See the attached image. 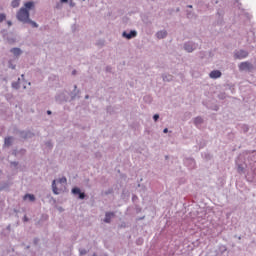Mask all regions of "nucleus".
Returning a JSON list of instances; mask_svg holds the SVG:
<instances>
[{
  "instance_id": "e2e57ef3",
  "label": "nucleus",
  "mask_w": 256,
  "mask_h": 256,
  "mask_svg": "<svg viewBox=\"0 0 256 256\" xmlns=\"http://www.w3.org/2000/svg\"><path fill=\"white\" fill-rule=\"evenodd\" d=\"M217 110H218V108H217V106H216L215 111H217Z\"/></svg>"
},
{
  "instance_id": "39448f33",
  "label": "nucleus",
  "mask_w": 256,
  "mask_h": 256,
  "mask_svg": "<svg viewBox=\"0 0 256 256\" xmlns=\"http://www.w3.org/2000/svg\"><path fill=\"white\" fill-rule=\"evenodd\" d=\"M234 57L236 59H247V57H249V52L247 50H236L234 52Z\"/></svg>"
},
{
  "instance_id": "7ed1b4c3",
  "label": "nucleus",
  "mask_w": 256,
  "mask_h": 256,
  "mask_svg": "<svg viewBox=\"0 0 256 256\" xmlns=\"http://www.w3.org/2000/svg\"><path fill=\"white\" fill-rule=\"evenodd\" d=\"M16 135H18L20 139H32V137H35V134L30 130H17Z\"/></svg>"
},
{
  "instance_id": "e433bc0d",
  "label": "nucleus",
  "mask_w": 256,
  "mask_h": 256,
  "mask_svg": "<svg viewBox=\"0 0 256 256\" xmlns=\"http://www.w3.org/2000/svg\"><path fill=\"white\" fill-rule=\"evenodd\" d=\"M153 120L155 121V123H157V121H159V114H154Z\"/></svg>"
},
{
  "instance_id": "13d9d810",
  "label": "nucleus",
  "mask_w": 256,
  "mask_h": 256,
  "mask_svg": "<svg viewBox=\"0 0 256 256\" xmlns=\"http://www.w3.org/2000/svg\"><path fill=\"white\" fill-rule=\"evenodd\" d=\"M165 159H169V156H165Z\"/></svg>"
},
{
  "instance_id": "69168bd1",
  "label": "nucleus",
  "mask_w": 256,
  "mask_h": 256,
  "mask_svg": "<svg viewBox=\"0 0 256 256\" xmlns=\"http://www.w3.org/2000/svg\"><path fill=\"white\" fill-rule=\"evenodd\" d=\"M104 256H108L107 254H104Z\"/></svg>"
},
{
  "instance_id": "2f4dec72",
  "label": "nucleus",
  "mask_w": 256,
  "mask_h": 256,
  "mask_svg": "<svg viewBox=\"0 0 256 256\" xmlns=\"http://www.w3.org/2000/svg\"><path fill=\"white\" fill-rule=\"evenodd\" d=\"M8 67H9V69H13V70H15L16 65H15V64H12V63H11V61H9V63H8Z\"/></svg>"
},
{
  "instance_id": "4468645a",
  "label": "nucleus",
  "mask_w": 256,
  "mask_h": 256,
  "mask_svg": "<svg viewBox=\"0 0 256 256\" xmlns=\"http://www.w3.org/2000/svg\"><path fill=\"white\" fill-rule=\"evenodd\" d=\"M113 217H115V212H106L105 218H104V223H111V219Z\"/></svg>"
},
{
  "instance_id": "aec40b11",
  "label": "nucleus",
  "mask_w": 256,
  "mask_h": 256,
  "mask_svg": "<svg viewBox=\"0 0 256 256\" xmlns=\"http://www.w3.org/2000/svg\"><path fill=\"white\" fill-rule=\"evenodd\" d=\"M5 189H9V182L0 183V191H5Z\"/></svg>"
},
{
  "instance_id": "c03bdc74",
  "label": "nucleus",
  "mask_w": 256,
  "mask_h": 256,
  "mask_svg": "<svg viewBox=\"0 0 256 256\" xmlns=\"http://www.w3.org/2000/svg\"><path fill=\"white\" fill-rule=\"evenodd\" d=\"M61 3H69V0H60Z\"/></svg>"
},
{
  "instance_id": "f3484780",
  "label": "nucleus",
  "mask_w": 256,
  "mask_h": 256,
  "mask_svg": "<svg viewBox=\"0 0 256 256\" xmlns=\"http://www.w3.org/2000/svg\"><path fill=\"white\" fill-rule=\"evenodd\" d=\"M12 89H16V91H18V89H21V78H18L17 81L12 82Z\"/></svg>"
},
{
  "instance_id": "052dcab7",
  "label": "nucleus",
  "mask_w": 256,
  "mask_h": 256,
  "mask_svg": "<svg viewBox=\"0 0 256 256\" xmlns=\"http://www.w3.org/2000/svg\"><path fill=\"white\" fill-rule=\"evenodd\" d=\"M133 199H137V196H133Z\"/></svg>"
},
{
  "instance_id": "9d476101",
  "label": "nucleus",
  "mask_w": 256,
  "mask_h": 256,
  "mask_svg": "<svg viewBox=\"0 0 256 256\" xmlns=\"http://www.w3.org/2000/svg\"><path fill=\"white\" fill-rule=\"evenodd\" d=\"M10 53H12L14 57H21V55H23V50H21V48L15 47L10 50Z\"/></svg>"
},
{
  "instance_id": "f704fd0d",
  "label": "nucleus",
  "mask_w": 256,
  "mask_h": 256,
  "mask_svg": "<svg viewBox=\"0 0 256 256\" xmlns=\"http://www.w3.org/2000/svg\"><path fill=\"white\" fill-rule=\"evenodd\" d=\"M12 155H13L14 157H19V150H13V151H12Z\"/></svg>"
},
{
  "instance_id": "c756f323",
  "label": "nucleus",
  "mask_w": 256,
  "mask_h": 256,
  "mask_svg": "<svg viewBox=\"0 0 256 256\" xmlns=\"http://www.w3.org/2000/svg\"><path fill=\"white\" fill-rule=\"evenodd\" d=\"M84 185H85L86 187H88L89 189H91V184L89 183V178H86V179L84 180Z\"/></svg>"
},
{
  "instance_id": "423d86ee",
  "label": "nucleus",
  "mask_w": 256,
  "mask_h": 256,
  "mask_svg": "<svg viewBox=\"0 0 256 256\" xmlns=\"http://www.w3.org/2000/svg\"><path fill=\"white\" fill-rule=\"evenodd\" d=\"M69 99V97H67V94H65L64 92L58 93L55 96V101L56 103H67V100Z\"/></svg>"
},
{
  "instance_id": "c85d7f7f",
  "label": "nucleus",
  "mask_w": 256,
  "mask_h": 256,
  "mask_svg": "<svg viewBox=\"0 0 256 256\" xmlns=\"http://www.w3.org/2000/svg\"><path fill=\"white\" fill-rule=\"evenodd\" d=\"M46 147H49V149H53V142L51 140L45 142Z\"/></svg>"
},
{
  "instance_id": "5701e85b",
  "label": "nucleus",
  "mask_w": 256,
  "mask_h": 256,
  "mask_svg": "<svg viewBox=\"0 0 256 256\" xmlns=\"http://www.w3.org/2000/svg\"><path fill=\"white\" fill-rule=\"evenodd\" d=\"M26 24L31 25V26L34 27V28L39 27V24H37V22L31 20V18L28 19V21L26 22Z\"/></svg>"
},
{
  "instance_id": "49530a36",
  "label": "nucleus",
  "mask_w": 256,
  "mask_h": 256,
  "mask_svg": "<svg viewBox=\"0 0 256 256\" xmlns=\"http://www.w3.org/2000/svg\"><path fill=\"white\" fill-rule=\"evenodd\" d=\"M72 75H77V70H73Z\"/></svg>"
},
{
  "instance_id": "a19ab883",
  "label": "nucleus",
  "mask_w": 256,
  "mask_h": 256,
  "mask_svg": "<svg viewBox=\"0 0 256 256\" xmlns=\"http://www.w3.org/2000/svg\"><path fill=\"white\" fill-rule=\"evenodd\" d=\"M23 221H24V223H27V222L29 221V218L25 215V216L23 217Z\"/></svg>"
},
{
  "instance_id": "c9c22d12",
  "label": "nucleus",
  "mask_w": 256,
  "mask_h": 256,
  "mask_svg": "<svg viewBox=\"0 0 256 256\" xmlns=\"http://www.w3.org/2000/svg\"><path fill=\"white\" fill-rule=\"evenodd\" d=\"M10 165H11L12 167H18L19 162H17V161H12V162H10Z\"/></svg>"
},
{
  "instance_id": "6e6552de",
  "label": "nucleus",
  "mask_w": 256,
  "mask_h": 256,
  "mask_svg": "<svg viewBox=\"0 0 256 256\" xmlns=\"http://www.w3.org/2000/svg\"><path fill=\"white\" fill-rule=\"evenodd\" d=\"M71 191L73 195H78V199H85L87 197V194H85V192H81V188L79 187H74Z\"/></svg>"
},
{
  "instance_id": "ddd939ff",
  "label": "nucleus",
  "mask_w": 256,
  "mask_h": 256,
  "mask_svg": "<svg viewBox=\"0 0 256 256\" xmlns=\"http://www.w3.org/2000/svg\"><path fill=\"white\" fill-rule=\"evenodd\" d=\"M221 75H222L221 71L213 70V71L210 72L209 77L211 79H219V77H221Z\"/></svg>"
},
{
  "instance_id": "72a5a7b5",
  "label": "nucleus",
  "mask_w": 256,
  "mask_h": 256,
  "mask_svg": "<svg viewBox=\"0 0 256 256\" xmlns=\"http://www.w3.org/2000/svg\"><path fill=\"white\" fill-rule=\"evenodd\" d=\"M25 153H27V150H25V149H20L18 151V155H25Z\"/></svg>"
},
{
  "instance_id": "ea45409f",
  "label": "nucleus",
  "mask_w": 256,
  "mask_h": 256,
  "mask_svg": "<svg viewBox=\"0 0 256 256\" xmlns=\"http://www.w3.org/2000/svg\"><path fill=\"white\" fill-rule=\"evenodd\" d=\"M60 183H67V178H65V177L61 178Z\"/></svg>"
},
{
  "instance_id": "9b49d317",
  "label": "nucleus",
  "mask_w": 256,
  "mask_h": 256,
  "mask_svg": "<svg viewBox=\"0 0 256 256\" xmlns=\"http://www.w3.org/2000/svg\"><path fill=\"white\" fill-rule=\"evenodd\" d=\"M81 93V91L77 90V85H74L73 91L70 93L71 101H75L77 99V96Z\"/></svg>"
},
{
  "instance_id": "dca6fc26",
  "label": "nucleus",
  "mask_w": 256,
  "mask_h": 256,
  "mask_svg": "<svg viewBox=\"0 0 256 256\" xmlns=\"http://www.w3.org/2000/svg\"><path fill=\"white\" fill-rule=\"evenodd\" d=\"M162 79L166 83H171V81H173V75H171V74H162Z\"/></svg>"
},
{
  "instance_id": "2eb2a0df",
  "label": "nucleus",
  "mask_w": 256,
  "mask_h": 256,
  "mask_svg": "<svg viewBox=\"0 0 256 256\" xmlns=\"http://www.w3.org/2000/svg\"><path fill=\"white\" fill-rule=\"evenodd\" d=\"M167 35H168L167 30H160L156 33L157 39H165Z\"/></svg>"
},
{
  "instance_id": "473e14b6",
  "label": "nucleus",
  "mask_w": 256,
  "mask_h": 256,
  "mask_svg": "<svg viewBox=\"0 0 256 256\" xmlns=\"http://www.w3.org/2000/svg\"><path fill=\"white\" fill-rule=\"evenodd\" d=\"M245 171V168L241 165H238V173H243Z\"/></svg>"
},
{
  "instance_id": "a211bd4d",
  "label": "nucleus",
  "mask_w": 256,
  "mask_h": 256,
  "mask_svg": "<svg viewBox=\"0 0 256 256\" xmlns=\"http://www.w3.org/2000/svg\"><path fill=\"white\" fill-rule=\"evenodd\" d=\"M194 125H196V127H199V125H203V118L201 116H197L196 118H194Z\"/></svg>"
},
{
  "instance_id": "b1692460",
  "label": "nucleus",
  "mask_w": 256,
  "mask_h": 256,
  "mask_svg": "<svg viewBox=\"0 0 256 256\" xmlns=\"http://www.w3.org/2000/svg\"><path fill=\"white\" fill-rule=\"evenodd\" d=\"M24 199H29V201L33 202V201H35V195H33V194H26L24 196Z\"/></svg>"
},
{
  "instance_id": "f8f14e48",
  "label": "nucleus",
  "mask_w": 256,
  "mask_h": 256,
  "mask_svg": "<svg viewBox=\"0 0 256 256\" xmlns=\"http://www.w3.org/2000/svg\"><path fill=\"white\" fill-rule=\"evenodd\" d=\"M13 141H15V138L13 136H8L4 139V147H11L13 145Z\"/></svg>"
},
{
  "instance_id": "09e8293b",
  "label": "nucleus",
  "mask_w": 256,
  "mask_h": 256,
  "mask_svg": "<svg viewBox=\"0 0 256 256\" xmlns=\"http://www.w3.org/2000/svg\"><path fill=\"white\" fill-rule=\"evenodd\" d=\"M222 251H227V247L223 246Z\"/></svg>"
},
{
  "instance_id": "bf43d9fd",
  "label": "nucleus",
  "mask_w": 256,
  "mask_h": 256,
  "mask_svg": "<svg viewBox=\"0 0 256 256\" xmlns=\"http://www.w3.org/2000/svg\"><path fill=\"white\" fill-rule=\"evenodd\" d=\"M133 199H137V196H133Z\"/></svg>"
},
{
  "instance_id": "0e129e2a",
  "label": "nucleus",
  "mask_w": 256,
  "mask_h": 256,
  "mask_svg": "<svg viewBox=\"0 0 256 256\" xmlns=\"http://www.w3.org/2000/svg\"><path fill=\"white\" fill-rule=\"evenodd\" d=\"M110 192H106V195H109Z\"/></svg>"
},
{
  "instance_id": "412c9836",
  "label": "nucleus",
  "mask_w": 256,
  "mask_h": 256,
  "mask_svg": "<svg viewBox=\"0 0 256 256\" xmlns=\"http://www.w3.org/2000/svg\"><path fill=\"white\" fill-rule=\"evenodd\" d=\"M19 5H21V0H13L11 2V7H13V9H17V7H19Z\"/></svg>"
},
{
  "instance_id": "8fccbe9b",
  "label": "nucleus",
  "mask_w": 256,
  "mask_h": 256,
  "mask_svg": "<svg viewBox=\"0 0 256 256\" xmlns=\"http://www.w3.org/2000/svg\"><path fill=\"white\" fill-rule=\"evenodd\" d=\"M188 9H193V5H188Z\"/></svg>"
},
{
  "instance_id": "de8ad7c7",
  "label": "nucleus",
  "mask_w": 256,
  "mask_h": 256,
  "mask_svg": "<svg viewBox=\"0 0 256 256\" xmlns=\"http://www.w3.org/2000/svg\"><path fill=\"white\" fill-rule=\"evenodd\" d=\"M52 113L51 110H47V115H52Z\"/></svg>"
},
{
  "instance_id": "7c9ffc66",
  "label": "nucleus",
  "mask_w": 256,
  "mask_h": 256,
  "mask_svg": "<svg viewBox=\"0 0 256 256\" xmlns=\"http://www.w3.org/2000/svg\"><path fill=\"white\" fill-rule=\"evenodd\" d=\"M142 21L145 23V25H151V21H149L147 18H143Z\"/></svg>"
},
{
  "instance_id": "3c124183",
  "label": "nucleus",
  "mask_w": 256,
  "mask_h": 256,
  "mask_svg": "<svg viewBox=\"0 0 256 256\" xmlns=\"http://www.w3.org/2000/svg\"><path fill=\"white\" fill-rule=\"evenodd\" d=\"M179 11H181L180 8H176V13H179Z\"/></svg>"
},
{
  "instance_id": "4be33fe9",
  "label": "nucleus",
  "mask_w": 256,
  "mask_h": 256,
  "mask_svg": "<svg viewBox=\"0 0 256 256\" xmlns=\"http://www.w3.org/2000/svg\"><path fill=\"white\" fill-rule=\"evenodd\" d=\"M52 191L54 195H59V189H57V185L55 184V180L52 182Z\"/></svg>"
},
{
  "instance_id": "58836bf2",
  "label": "nucleus",
  "mask_w": 256,
  "mask_h": 256,
  "mask_svg": "<svg viewBox=\"0 0 256 256\" xmlns=\"http://www.w3.org/2000/svg\"><path fill=\"white\" fill-rule=\"evenodd\" d=\"M223 23V18H219L218 21L216 22V25H221Z\"/></svg>"
},
{
  "instance_id": "393cba45",
  "label": "nucleus",
  "mask_w": 256,
  "mask_h": 256,
  "mask_svg": "<svg viewBox=\"0 0 256 256\" xmlns=\"http://www.w3.org/2000/svg\"><path fill=\"white\" fill-rule=\"evenodd\" d=\"M241 131H243L244 133H249V125L247 124L242 125Z\"/></svg>"
},
{
  "instance_id": "680f3d73",
  "label": "nucleus",
  "mask_w": 256,
  "mask_h": 256,
  "mask_svg": "<svg viewBox=\"0 0 256 256\" xmlns=\"http://www.w3.org/2000/svg\"><path fill=\"white\" fill-rule=\"evenodd\" d=\"M92 256H97V254H96V253H94Z\"/></svg>"
},
{
  "instance_id": "cd10ccee",
  "label": "nucleus",
  "mask_w": 256,
  "mask_h": 256,
  "mask_svg": "<svg viewBox=\"0 0 256 256\" xmlns=\"http://www.w3.org/2000/svg\"><path fill=\"white\" fill-rule=\"evenodd\" d=\"M79 253H80V255H87V253H89V251H87L85 248H80Z\"/></svg>"
},
{
  "instance_id": "338daca9",
  "label": "nucleus",
  "mask_w": 256,
  "mask_h": 256,
  "mask_svg": "<svg viewBox=\"0 0 256 256\" xmlns=\"http://www.w3.org/2000/svg\"><path fill=\"white\" fill-rule=\"evenodd\" d=\"M0 173H1V170H0Z\"/></svg>"
},
{
  "instance_id": "4c0bfd02",
  "label": "nucleus",
  "mask_w": 256,
  "mask_h": 256,
  "mask_svg": "<svg viewBox=\"0 0 256 256\" xmlns=\"http://www.w3.org/2000/svg\"><path fill=\"white\" fill-rule=\"evenodd\" d=\"M33 244L34 245H39V238H34Z\"/></svg>"
},
{
  "instance_id": "bb28decb",
  "label": "nucleus",
  "mask_w": 256,
  "mask_h": 256,
  "mask_svg": "<svg viewBox=\"0 0 256 256\" xmlns=\"http://www.w3.org/2000/svg\"><path fill=\"white\" fill-rule=\"evenodd\" d=\"M5 19H7V15H5L4 13H0V23H3Z\"/></svg>"
},
{
  "instance_id": "5fc2aeb1",
  "label": "nucleus",
  "mask_w": 256,
  "mask_h": 256,
  "mask_svg": "<svg viewBox=\"0 0 256 256\" xmlns=\"http://www.w3.org/2000/svg\"><path fill=\"white\" fill-rule=\"evenodd\" d=\"M24 77H25V74H22V75H21V78L23 79Z\"/></svg>"
},
{
  "instance_id": "a878e982",
  "label": "nucleus",
  "mask_w": 256,
  "mask_h": 256,
  "mask_svg": "<svg viewBox=\"0 0 256 256\" xmlns=\"http://www.w3.org/2000/svg\"><path fill=\"white\" fill-rule=\"evenodd\" d=\"M55 9H58V11H60L61 9H63V2H61V0H60V2H57V3H56Z\"/></svg>"
},
{
  "instance_id": "20e7f679",
  "label": "nucleus",
  "mask_w": 256,
  "mask_h": 256,
  "mask_svg": "<svg viewBox=\"0 0 256 256\" xmlns=\"http://www.w3.org/2000/svg\"><path fill=\"white\" fill-rule=\"evenodd\" d=\"M199 44L193 42V41H188L184 43V49L187 53H193L196 49H198Z\"/></svg>"
},
{
  "instance_id": "1a4fd4ad",
  "label": "nucleus",
  "mask_w": 256,
  "mask_h": 256,
  "mask_svg": "<svg viewBox=\"0 0 256 256\" xmlns=\"http://www.w3.org/2000/svg\"><path fill=\"white\" fill-rule=\"evenodd\" d=\"M184 165L186 167H188V169H195V167H196L195 159H193V158H185L184 159Z\"/></svg>"
},
{
  "instance_id": "603ef678",
  "label": "nucleus",
  "mask_w": 256,
  "mask_h": 256,
  "mask_svg": "<svg viewBox=\"0 0 256 256\" xmlns=\"http://www.w3.org/2000/svg\"><path fill=\"white\" fill-rule=\"evenodd\" d=\"M96 157H101V154L97 153V154H96Z\"/></svg>"
},
{
  "instance_id": "0eeeda50",
  "label": "nucleus",
  "mask_w": 256,
  "mask_h": 256,
  "mask_svg": "<svg viewBox=\"0 0 256 256\" xmlns=\"http://www.w3.org/2000/svg\"><path fill=\"white\" fill-rule=\"evenodd\" d=\"M122 37L124 39H128V41H129V40L135 39V37H137V32H136V30H130V32L124 31L122 33Z\"/></svg>"
},
{
  "instance_id": "864d4df0",
  "label": "nucleus",
  "mask_w": 256,
  "mask_h": 256,
  "mask_svg": "<svg viewBox=\"0 0 256 256\" xmlns=\"http://www.w3.org/2000/svg\"><path fill=\"white\" fill-rule=\"evenodd\" d=\"M26 249H31V246H29V245H28V246H26Z\"/></svg>"
},
{
  "instance_id": "a18cd8bd",
  "label": "nucleus",
  "mask_w": 256,
  "mask_h": 256,
  "mask_svg": "<svg viewBox=\"0 0 256 256\" xmlns=\"http://www.w3.org/2000/svg\"><path fill=\"white\" fill-rule=\"evenodd\" d=\"M70 7H75V3L74 2H70Z\"/></svg>"
},
{
  "instance_id": "4d7b16f0",
  "label": "nucleus",
  "mask_w": 256,
  "mask_h": 256,
  "mask_svg": "<svg viewBox=\"0 0 256 256\" xmlns=\"http://www.w3.org/2000/svg\"><path fill=\"white\" fill-rule=\"evenodd\" d=\"M7 229H11V225H9V226L7 227Z\"/></svg>"
},
{
  "instance_id": "f03ea898",
  "label": "nucleus",
  "mask_w": 256,
  "mask_h": 256,
  "mask_svg": "<svg viewBox=\"0 0 256 256\" xmlns=\"http://www.w3.org/2000/svg\"><path fill=\"white\" fill-rule=\"evenodd\" d=\"M238 69L239 71H247L248 73H251V71H253V69H255V66H253V64L249 61L246 62H241L238 65Z\"/></svg>"
},
{
  "instance_id": "79ce46f5",
  "label": "nucleus",
  "mask_w": 256,
  "mask_h": 256,
  "mask_svg": "<svg viewBox=\"0 0 256 256\" xmlns=\"http://www.w3.org/2000/svg\"><path fill=\"white\" fill-rule=\"evenodd\" d=\"M163 133H169V129L168 128H164Z\"/></svg>"
},
{
  "instance_id": "37998d69",
  "label": "nucleus",
  "mask_w": 256,
  "mask_h": 256,
  "mask_svg": "<svg viewBox=\"0 0 256 256\" xmlns=\"http://www.w3.org/2000/svg\"><path fill=\"white\" fill-rule=\"evenodd\" d=\"M7 24H8L9 27H11V25H13V22L7 21Z\"/></svg>"
},
{
  "instance_id": "6ab92c4d",
  "label": "nucleus",
  "mask_w": 256,
  "mask_h": 256,
  "mask_svg": "<svg viewBox=\"0 0 256 256\" xmlns=\"http://www.w3.org/2000/svg\"><path fill=\"white\" fill-rule=\"evenodd\" d=\"M248 159H249V161H252V163H256V151L251 152L248 155Z\"/></svg>"
},
{
  "instance_id": "f257e3e1",
  "label": "nucleus",
  "mask_w": 256,
  "mask_h": 256,
  "mask_svg": "<svg viewBox=\"0 0 256 256\" xmlns=\"http://www.w3.org/2000/svg\"><path fill=\"white\" fill-rule=\"evenodd\" d=\"M35 7V2L28 1L24 4V7L20 8L19 11L16 14V19L20 21V23H23L24 25L27 24L29 21L31 9Z\"/></svg>"
},
{
  "instance_id": "6e6d98bb",
  "label": "nucleus",
  "mask_w": 256,
  "mask_h": 256,
  "mask_svg": "<svg viewBox=\"0 0 256 256\" xmlns=\"http://www.w3.org/2000/svg\"><path fill=\"white\" fill-rule=\"evenodd\" d=\"M85 99H89V95H86V96H85Z\"/></svg>"
}]
</instances>
